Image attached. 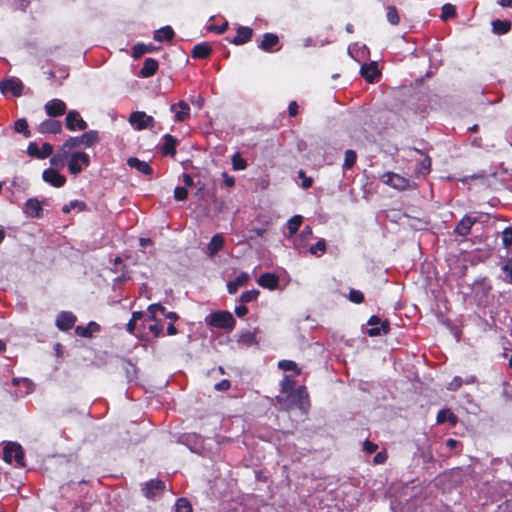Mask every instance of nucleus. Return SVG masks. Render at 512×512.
<instances>
[{"instance_id":"27","label":"nucleus","mask_w":512,"mask_h":512,"mask_svg":"<svg viewBox=\"0 0 512 512\" xmlns=\"http://www.w3.org/2000/svg\"><path fill=\"white\" fill-rule=\"evenodd\" d=\"M157 48L152 45V44H136L133 48H132V56L135 58V59H138L140 58L142 55H144L145 53H149V52H152L154 50H156Z\"/></svg>"},{"instance_id":"42","label":"nucleus","mask_w":512,"mask_h":512,"mask_svg":"<svg viewBox=\"0 0 512 512\" xmlns=\"http://www.w3.org/2000/svg\"><path fill=\"white\" fill-rule=\"evenodd\" d=\"M326 250V243L324 239H320L315 245L311 246L309 251L312 255L321 256Z\"/></svg>"},{"instance_id":"5","label":"nucleus","mask_w":512,"mask_h":512,"mask_svg":"<svg viewBox=\"0 0 512 512\" xmlns=\"http://www.w3.org/2000/svg\"><path fill=\"white\" fill-rule=\"evenodd\" d=\"M90 164L89 155L84 152H75L71 155V158L68 162L69 171L77 175L79 174L83 167H87Z\"/></svg>"},{"instance_id":"38","label":"nucleus","mask_w":512,"mask_h":512,"mask_svg":"<svg viewBox=\"0 0 512 512\" xmlns=\"http://www.w3.org/2000/svg\"><path fill=\"white\" fill-rule=\"evenodd\" d=\"M278 367L283 371H294L296 374H300V369L297 367V364L291 360L279 361Z\"/></svg>"},{"instance_id":"7","label":"nucleus","mask_w":512,"mask_h":512,"mask_svg":"<svg viewBox=\"0 0 512 512\" xmlns=\"http://www.w3.org/2000/svg\"><path fill=\"white\" fill-rule=\"evenodd\" d=\"M66 127L70 131L74 130H85L87 123L80 117L79 113L75 110H71L66 116Z\"/></svg>"},{"instance_id":"10","label":"nucleus","mask_w":512,"mask_h":512,"mask_svg":"<svg viewBox=\"0 0 512 512\" xmlns=\"http://www.w3.org/2000/svg\"><path fill=\"white\" fill-rule=\"evenodd\" d=\"M368 325H370L371 328L367 331V334L371 337L387 334L389 331V324L387 322H381L377 316H372L368 321Z\"/></svg>"},{"instance_id":"37","label":"nucleus","mask_w":512,"mask_h":512,"mask_svg":"<svg viewBox=\"0 0 512 512\" xmlns=\"http://www.w3.org/2000/svg\"><path fill=\"white\" fill-rule=\"evenodd\" d=\"M441 19L446 21L456 15V8L454 5L447 3L442 6Z\"/></svg>"},{"instance_id":"59","label":"nucleus","mask_w":512,"mask_h":512,"mask_svg":"<svg viewBox=\"0 0 512 512\" xmlns=\"http://www.w3.org/2000/svg\"><path fill=\"white\" fill-rule=\"evenodd\" d=\"M174 34H155V40L158 42L172 41Z\"/></svg>"},{"instance_id":"40","label":"nucleus","mask_w":512,"mask_h":512,"mask_svg":"<svg viewBox=\"0 0 512 512\" xmlns=\"http://www.w3.org/2000/svg\"><path fill=\"white\" fill-rule=\"evenodd\" d=\"M175 145H176L175 139L171 135H166L165 143L163 146L164 153L174 155L175 154Z\"/></svg>"},{"instance_id":"63","label":"nucleus","mask_w":512,"mask_h":512,"mask_svg":"<svg viewBox=\"0 0 512 512\" xmlns=\"http://www.w3.org/2000/svg\"><path fill=\"white\" fill-rule=\"evenodd\" d=\"M149 330L155 335L159 336L162 331V325L160 324H153L149 326Z\"/></svg>"},{"instance_id":"11","label":"nucleus","mask_w":512,"mask_h":512,"mask_svg":"<svg viewBox=\"0 0 512 512\" xmlns=\"http://www.w3.org/2000/svg\"><path fill=\"white\" fill-rule=\"evenodd\" d=\"M53 152V146L49 143H44L41 148L34 142H31L27 147V153L40 159L50 156Z\"/></svg>"},{"instance_id":"36","label":"nucleus","mask_w":512,"mask_h":512,"mask_svg":"<svg viewBox=\"0 0 512 512\" xmlns=\"http://www.w3.org/2000/svg\"><path fill=\"white\" fill-rule=\"evenodd\" d=\"M81 145H83L81 136L80 137H71L62 145L61 148L64 152L69 154L70 150L80 147Z\"/></svg>"},{"instance_id":"64","label":"nucleus","mask_w":512,"mask_h":512,"mask_svg":"<svg viewBox=\"0 0 512 512\" xmlns=\"http://www.w3.org/2000/svg\"><path fill=\"white\" fill-rule=\"evenodd\" d=\"M504 270L508 272L511 282H512V258L508 261V263L504 266Z\"/></svg>"},{"instance_id":"29","label":"nucleus","mask_w":512,"mask_h":512,"mask_svg":"<svg viewBox=\"0 0 512 512\" xmlns=\"http://www.w3.org/2000/svg\"><path fill=\"white\" fill-rule=\"evenodd\" d=\"M312 229L309 226H306L301 234L295 239V247L300 249L305 246V242L312 238Z\"/></svg>"},{"instance_id":"57","label":"nucleus","mask_w":512,"mask_h":512,"mask_svg":"<svg viewBox=\"0 0 512 512\" xmlns=\"http://www.w3.org/2000/svg\"><path fill=\"white\" fill-rule=\"evenodd\" d=\"M377 447H378V446H377L376 444H374V443H372V442H370V441H365V442H364V444H363V448H364V450H365L366 452H368V453H373V452H375V451H376V449H377Z\"/></svg>"},{"instance_id":"15","label":"nucleus","mask_w":512,"mask_h":512,"mask_svg":"<svg viewBox=\"0 0 512 512\" xmlns=\"http://www.w3.org/2000/svg\"><path fill=\"white\" fill-rule=\"evenodd\" d=\"M171 111L175 112V120L179 122L185 121L190 116V107L184 101H180L178 104H173L171 106Z\"/></svg>"},{"instance_id":"54","label":"nucleus","mask_w":512,"mask_h":512,"mask_svg":"<svg viewBox=\"0 0 512 512\" xmlns=\"http://www.w3.org/2000/svg\"><path fill=\"white\" fill-rule=\"evenodd\" d=\"M188 192L185 187H176L174 190V198L177 201H183L187 198Z\"/></svg>"},{"instance_id":"23","label":"nucleus","mask_w":512,"mask_h":512,"mask_svg":"<svg viewBox=\"0 0 512 512\" xmlns=\"http://www.w3.org/2000/svg\"><path fill=\"white\" fill-rule=\"evenodd\" d=\"M41 204L37 199H29L25 204V213L31 217H40Z\"/></svg>"},{"instance_id":"25","label":"nucleus","mask_w":512,"mask_h":512,"mask_svg":"<svg viewBox=\"0 0 512 512\" xmlns=\"http://www.w3.org/2000/svg\"><path fill=\"white\" fill-rule=\"evenodd\" d=\"M100 330L99 324L90 322L87 326H77L76 333L82 337H90Z\"/></svg>"},{"instance_id":"60","label":"nucleus","mask_w":512,"mask_h":512,"mask_svg":"<svg viewBox=\"0 0 512 512\" xmlns=\"http://www.w3.org/2000/svg\"><path fill=\"white\" fill-rule=\"evenodd\" d=\"M248 313V309L245 305H240L235 308V314L238 317H244Z\"/></svg>"},{"instance_id":"30","label":"nucleus","mask_w":512,"mask_h":512,"mask_svg":"<svg viewBox=\"0 0 512 512\" xmlns=\"http://www.w3.org/2000/svg\"><path fill=\"white\" fill-rule=\"evenodd\" d=\"M446 421L453 426L457 423V417L449 409H443L437 415L438 423H444Z\"/></svg>"},{"instance_id":"61","label":"nucleus","mask_w":512,"mask_h":512,"mask_svg":"<svg viewBox=\"0 0 512 512\" xmlns=\"http://www.w3.org/2000/svg\"><path fill=\"white\" fill-rule=\"evenodd\" d=\"M230 387V383L228 380H222L221 382L215 385V389L219 391H225Z\"/></svg>"},{"instance_id":"1","label":"nucleus","mask_w":512,"mask_h":512,"mask_svg":"<svg viewBox=\"0 0 512 512\" xmlns=\"http://www.w3.org/2000/svg\"><path fill=\"white\" fill-rule=\"evenodd\" d=\"M276 401L285 409H290L293 406L299 407L301 410H306L309 406L308 393L304 386L295 388L287 395H277Z\"/></svg>"},{"instance_id":"48","label":"nucleus","mask_w":512,"mask_h":512,"mask_svg":"<svg viewBox=\"0 0 512 512\" xmlns=\"http://www.w3.org/2000/svg\"><path fill=\"white\" fill-rule=\"evenodd\" d=\"M431 167V160L430 158L426 157L423 159V161L419 164L416 172L419 175H426L429 173Z\"/></svg>"},{"instance_id":"47","label":"nucleus","mask_w":512,"mask_h":512,"mask_svg":"<svg viewBox=\"0 0 512 512\" xmlns=\"http://www.w3.org/2000/svg\"><path fill=\"white\" fill-rule=\"evenodd\" d=\"M356 158V153L353 150H347L345 152L344 167L347 169L351 168L355 164Z\"/></svg>"},{"instance_id":"18","label":"nucleus","mask_w":512,"mask_h":512,"mask_svg":"<svg viewBox=\"0 0 512 512\" xmlns=\"http://www.w3.org/2000/svg\"><path fill=\"white\" fill-rule=\"evenodd\" d=\"M127 164L133 168L136 169L138 172L149 175L152 173V168L149 166V164L145 161H142L138 158L131 157L127 160Z\"/></svg>"},{"instance_id":"26","label":"nucleus","mask_w":512,"mask_h":512,"mask_svg":"<svg viewBox=\"0 0 512 512\" xmlns=\"http://www.w3.org/2000/svg\"><path fill=\"white\" fill-rule=\"evenodd\" d=\"M81 140L85 147H91L99 142V133L96 130H90L81 135Z\"/></svg>"},{"instance_id":"50","label":"nucleus","mask_w":512,"mask_h":512,"mask_svg":"<svg viewBox=\"0 0 512 512\" xmlns=\"http://www.w3.org/2000/svg\"><path fill=\"white\" fill-rule=\"evenodd\" d=\"M158 312L164 313L165 308L161 304H151L148 307V313L151 320H156V314Z\"/></svg>"},{"instance_id":"45","label":"nucleus","mask_w":512,"mask_h":512,"mask_svg":"<svg viewBox=\"0 0 512 512\" xmlns=\"http://www.w3.org/2000/svg\"><path fill=\"white\" fill-rule=\"evenodd\" d=\"M74 208H77L79 211H84L86 210V204L82 201L74 200L63 206L62 211L64 213H69Z\"/></svg>"},{"instance_id":"13","label":"nucleus","mask_w":512,"mask_h":512,"mask_svg":"<svg viewBox=\"0 0 512 512\" xmlns=\"http://www.w3.org/2000/svg\"><path fill=\"white\" fill-rule=\"evenodd\" d=\"M0 89L3 93L10 91L13 95L19 96L22 93L23 84L18 78H10L0 84Z\"/></svg>"},{"instance_id":"16","label":"nucleus","mask_w":512,"mask_h":512,"mask_svg":"<svg viewBox=\"0 0 512 512\" xmlns=\"http://www.w3.org/2000/svg\"><path fill=\"white\" fill-rule=\"evenodd\" d=\"M61 130H62L61 123L57 120L48 119V120L41 122L38 126V132L41 134H47V133L56 134V133L61 132Z\"/></svg>"},{"instance_id":"31","label":"nucleus","mask_w":512,"mask_h":512,"mask_svg":"<svg viewBox=\"0 0 512 512\" xmlns=\"http://www.w3.org/2000/svg\"><path fill=\"white\" fill-rule=\"evenodd\" d=\"M296 382L290 376H284L280 382L281 392L279 395H287L295 389Z\"/></svg>"},{"instance_id":"46","label":"nucleus","mask_w":512,"mask_h":512,"mask_svg":"<svg viewBox=\"0 0 512 512\" xmlns=\"http://www.w3.org/2000/svg\"><path fill=\"white\" fill-rule=\"evenodd\" d=\"M207 32H226L228 29V22L224 20L220 25H216L214 23H209L206 27Z\"/></svg>"},{"instance_id":"56","label":"nucleus","mask_w":512,"mask_h":512,"mask_svg":"<svg viewBox=\"0 0 512 512\" xmlns=\"http://www.w3.org/2000/svg\"><path fill=\"white\" fill-rule=\"evenodd\" d=\"M222 178H223V182L225 183L226 186H228V187L234 186V184H235L234 177L228 175L226 172H223Z\"/></svg>"},{"instance_id":"32","label":"nucleus","mask_w":512,"mask_h":512,"mask_svg":"<svg viewBox=\"0 0 512 512\" xmlns=\"http://www.w3.org/2000/svg\"><path fill=\"white\" fill-rule=\"evenodd\" d=\"M278 37L276 34H266L264 39L261 41V48L266 51H270L278 44Z\"/></svg>"},{"instance_id":"2","label":"nucleus","mask_w":512,"mask_h":512,"mask_svg":"<svg viewBox=\"0 0 512 512\" xmlns=\"http://www.w3.org/2000/svg\"><path fill=\"white\" fill-rule=\"evenodd\" d=\"M3 459L5 462L12 464L15 461L18 467H24V451L20 444L16 442H8L3 448Z\"/></svg>"},{"instance_id":"39","label":"nucleus","mask_w":512,"mask_h":512,"mask_svg":"<svg viewBox=\"0 0 512 512\" xmlns=\"http://www.w3.org/2000/svg\"><path fill=\"white\" fill-rule=\"evenodd\" d=\"M232 166L234 170H244L247 167V162L242 158L240 153H235L232 156Z\"/></svg>"},{"instance_id":"17","label":"nucleus","mask_w":512,"mask_h":512,"mask_svg":"<svg viewBox=\"0 0 512 512\" xmlns=\"http://www.w3.org/2000/svg\"><path fill=\"white\" fill-rule=\"evenodd\" d=\"M76 321V317L71 312H62L58 315L56 325L61 330L70 329Z\"/></svg>"},{"instance_id":"49","label":"nucleus","mask_w":512,"mask_h":512,"mask_svg":"<svg viewBox=\"0 0 512 512\" xmlns=\"http://www.w3.org/2000/svg\"><path fill=\"white\" fill-rule=\"evenodd\" d=\"M258 294H259V292L257 290L245 291L241 294L240 301L242 303L251 302L257 298Z\"/></svg>"},{"instance_id":"14","label":"nucleus","mask_w":512,"mask_h":512,"mask_svg":"<svg viewBox=\"0 0 512 512\" xmlns=\"http://www.w3.org/2000/svg\"><path fill=\"white\" fill-rule=\"evenodd\" d=\"M476 222V218L466 215L458 222L454 229V232L460 236H466L470 233L472 226Z\"/></svg>"},{"instance_id":"21","label":"nucleus","mask_w":512,"mask_h":512,"mask_svg":"<svg viewBox=\"0 0 512 512\" xmlns=\"http://www.w3.org/2000/svg\"><path fill=\"white\" fill-rule=\"evenodd\" d=\"M248 281L249 275L243 272L234 281H231L227 284V289L230 294H234L240 287L246 285Z\"/></svg>"},{"instance_id":"35","label":"nucleus","mask_w":512,"mask_h":512,"mask_svg":"<svg viewBox=\"0 0 512 512\" xmlns=\"http://www.w3.org/2000/svg\"><path fill=\"white\" fill-rule=\"evenodd\" d=\"M511 22L507 20L495 19L492 22V32H509Z\"/></svg>"},{"instance_id":"12","label":"nucleus","mask_w":512,"mask_h":512,"mask_svg":"<svg viewBox=\"0 0 512 512\" xmlns=\"http://www.w3.org/2000/svg\"><path fill=\"white\" fill-rule=\"evenodd\" d=\"M42 178L45 182L57 188L62 187L66 182L65 176L59 174L57 170L52 168L44 170Z\"/></svg>"},{"instance_id":"53","label":"nucleus","mask_w":512,"mask_h":512,"mask_svg":"<svg viewBox=\"0 0 512 512\" xmlns=\"http://www.w3.org/2000/svg\"><path fill=\"white\" fill-rule=\"evenodd\" d=\"M298 177L302 179L301 187L303 189H308L313 184V179L311 177H307L303 170L298 171Z\"/></svg>"},{"instance_id":"28","label":"nucleus","mask_w":512,"mask_h":512,"mask_svg":"<svg viewBox=\"0 0 512 512\" xmlns=\"http://www.w3.org/2000/svg\"><path fill=\"white\" fill-rule=\"evenodd\" d=\"M211 47L207 43H201L194 46L192 56L194 58H206L211 53Z\"/></svg>"},{"instance_id":"20","label":"nucleus","mask_w":512,"mask_h":512,"mask_svg":"<svg viewBox=\"0 0 512 512\" xmlns=\"http://www.w3.org/2000/svg\"><path fill=\"white\" fill-rule=\"evenodd\" d=\"M158 69V62L153 58H147L144 61L143 67L140 71V75L144 78L151 77L156 73Z\"/></svg>"},{"instance_id":"44","label":"nucleus","mask_w":512,"mask_h":512,"mask_svg":"<svg viewBox=\"0 0 512 512\" xmlns=\"http://www.w3.org/2000/svg\"><path fill=\"white\" fill-rule=\"evenodd\" d=\"M15 130L18 133H22L25 137L30 136V130L28 128V123L25 119H18L15 122Z\"/></svg>"},{"instance_id":"6","label":"nucleus","mask_w":512,"mask_h":512,"mask_svg":"<svg viewBox=\"0 0 512 512\" xmlns=\"http://www.w3.org/2000/svg\"><path fill=\"white\" fill-rule=\"evenodd\" d=\"M129 122L137 130L153 127L154 125L153 117L141 111L133 112L129 117Z\"/></svg>"},{"instance_id":"52","label":"nucleus","mask_w":512,"mask_h":512,"mask_svg":"<svg viewBox=\"0 0 512 512\" xmlns=\"http://www.w3.org/2000/svg\"><path fill=\"white\" fill-rule=\"evenodd\" d=\"M502 234H503V236H502L503 245L506 248L512 246V227H508V228L504 229Z\"/></svg>"},{"instance_id":"22","label":"nucleus","mask_w":512,"mask_h":512,"mask_svg":"<svg viewBox=\"0 0 512 512\" xmlns=\"http://www.w3.org/2000/svg\"><path fill=\"white\" fill-rule=\"evenodd\" d=\"M224 239L220 234H216L212 237L211 241L207 246L208 255L210 257L214 256L219 250L223 248Z\"/></svg>"},{"instance_id":"8","label":"nucleus","mask_w":512,"mask_h":512,"mask_svg":"<svg viewBox=\"0 0 512 512\" xmlns=\"http://www.w3.org/2000/svg\"><path fill=\"white\" fill-rule=\"evenodd\" d=\"M165 489V485L161 480L152 479L145 483L142 491L146 498L153 499L158 494L162 493Z\"/></svg>"},{"instance_id":"3","label":"nucleus","mask_w":512,"mask_h":512,"mask_svg":"<svg viewBox=\"0 0 512 512\" xmlns=\"http://www.w3.org/2000/svg\"><path fill=\"white\" fill-rule=\"evenodd\" d=\"M206 322L210 326L231 329L235 324V320L230 312L219 311L212 313L206 317Z\"/></svg>"},{"instance_id":"19","label":"nucleus","mask_w":512,"mask_h":512,"mask_svg":"<svg viewBox=\"0 0 512 512\" xmlns=\"http://www.w3.org/2000/svg\"><path fill=\"white\" fill-rule=\"evenodd\" d=\"M362 76L370 83H373L375 79L379 76V71L376 63L372 62L368 65H363L361 67Z\"/></svg>"},{"instance_id":"41","label":"nucleus","mask_w":512,"mask_h":512,"mask_svg":"<svg viewBox=\"0 0 512 512\" xmlns=\"http://www.w3.org/2000/svg\"><path fill=\"white\" fill-rule=\"evenodd\" d=\"M176 512H192L190 502L185 498H179L175 504Z\"/></svg>"},{"instance_id":"58","label":"nucleus","mask_w":512,"mask_h":512,"mask_svg":"<svg viewBox=\"0 0 512 512\" xmlns=\"http://www.w3.org/2000/svg\"><path fill=\"white\" fill-rule=\"evenodd\" d=\"M387 459V455L384 452H379L374 457L375 464H383Z\"/></svg>"},{"instance_id":"55","label":"nucleus","mask_w":512,"mask_h":512,"mask_svg":"<svg viewBox=\"0 0 512 512\" xmlns=\"http://www.w3.org/2000/svg\"><path fill=\"white\" fill-rule=\"evenodd\" d=\"M349 299L354 303H361L364 300V296L361 291L351 290L349 293Z\"/></svg>"},{"instance_id":"9","label":"nucleus","mask_w":512,"mask_h":512,"mask_svg":"<svg viewBox=\"0 0 512 512\" xmlns=\"http://www.w3.org/2000/svg\"><path fill=\"white\" fill-rule=\"evenodd\" d=\"M45 112L50 117L61 116L66 111V104L60 99H51L44 105Z\"/></svg>"},{"instance_id":"51","label":"nucleus","mask_w":512,"mask_h":512,"mask_svg":"<svg viewBox=\"0 0 512 512\" xmlns=\"http://www.w3.org/2000/svg\"><path fill=\"white\" fill-rule=\"evenodd\" d=\"M251 34H236L229 41L235 45H242L250 41Z\"/></svg>"},{"instance_id":"4","label":"nucleus","mask_w":512,"mask_h":512,"mask_svg":"<svg viewBox=\"0 0 512 512\" xmlns=\"http://www.w3.org/2000/svg\"><path fill=\"white\" fill-rule=\"evenodd\" d=\"M381 180L383 183L398 190L412 189L416 186L409 179L392 172H387L382 175Z\"/></svg>"},{"instance_id":"43","label":"nucleus","mask_w":512,"mask_h":512,"mask_svg":"<svg viewBox=\"0 0 512 512\" xmlns=\"http://www.w3.org/2000/svg\"><path fill=\"white\" fill-rule=\"evenodd\" d=\"M386 17L387 20L393 25L398 24L400 21L399 14L395 6H388Z\"/></svg>"},{"instance_id":"24","label":"nucleus","mask_w":512,"mask_h":512,"mask_svg":"<svg viewBox=\"0 0 512 512\" xmlns=\"http://www.w3.org/2000/svg\"><path fill=\"white\" fill-rule=\"evenodd\" d=\"M258 284L264 288L275 289L278 284V278L271 273H265L258 279Z\"/></svg>"},{"instance_id":"34","label":"nucleus","mask_w":512,"mask_h":512,"mask_svg":"<svg viewBox=\"0 0 512 512\" xmlns=\"http://www.w3.org/2000/svg\"><path fill=\"white\" fill-rule=\"evenodd\" d=\"M302 221H303V218L301 215H295L291 219L288 220L287 227H288L290 236L294 235L298 231V229L300 228V226L302 224Z\"/></svg>"},{"instance_id":"33","label":"nucleus","mask_w":512,"mask_h":512,"mask_svg":"<svg viewBox=\"0 0 512 512\" xmlns=\"http://www.w3.org/2000/svg\"><path fill=\"white\" fill-rule=\"evenodd\" d=\"M67 158L68 154L60 148L59 152L50 159V163L57 168H63Z\"/></svg>"},{"instance_id":"62","label":"nucleus","mask_w":512,"mask_h":512,"mask_svg":"<svg viewBox=\"0 0 512 512\" xmlns=\"http://www.w3.org/2000/svg\"><path fill=\"white\" fill-rule=\"evenodd\" d=\"M288 112L290 116H296L298 114V105L295 101L289 104Z\"/></svg>"}]
</instances>
